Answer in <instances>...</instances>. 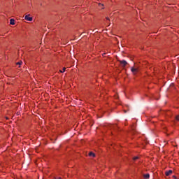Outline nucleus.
<instances>
[{"label": "nucleus", "instance_id": "nucleus-5", "mask_svg": "<svg viewBox=\"0 0 179 179\" xmlns=\"http://www.w3.org/2000/svg\"><path fill=\"white\" fill-rule=\"evenodd\" d=\"M165 174H166V176H169L173 174V171L169 170V171H166V172L165 173Z\"/></svg>", "mask_w": 179, "mask_h": 179}, {"label": "nucleus", "instance_id": "nucleus-9", "mask_svg": "<svg viewBox=\"0 0 179 179\" xmlns=\"http://www.w3.org/2000/svg\"><path fill=\"white\" fill-rule=\"evenodd\" d=\"M66 69L65 68V67H64L63 68V71H60V72L62 73H64V72H65V70H66Z\"/></svg>", "mask_w": 179, "mask_h": 179}, {"label": "nucleus", "instance_id": "nucleus-13", "mask_svg": "<svg viewBox=\"0 0 179 179\" xmlns=\"http://www.w3.org/2000/svg\"><path fill=\"white\" fill-rule=\"evenodd\" d=\"M173 178H174V179H177V177H176V176H173Z\"/></svg>", "mask_w": 179, "mask_h": 179}, {"label": "nucleus", "instance_id": "nucleus-6", "mask_svg": "<svg viewBox=\"0 0 179 179\" xmlns=\"http://www.w3.org/2000/svg\"><path fill=\"white\" fill-rule=\"evenodd\" d=\"M10 24H12V26H15V20L14 19L10 20Z\"/></svg>", "mask_w": 179, "mask_h": 179}, {"label": "nucleus", "instance_id": "nucleus-15", "mask_svg": "<svg viewBox=\"0 0 179 179\" xmlns=\"http://www.w3.org/2000/svg\"><path fill=\"white\" fill-rule=\"evenodd\" d=\"M57 179H62V178H58Z\"/></svg>", "mask_w": 179, "mask_h": 179}, {"label": "nucleus", "instance_id": "nucleus-1", "mask_svg": "<svg viewBox=\"0 0 179 179\" xmlns=\"http://www.w3.org/2000/svg\"><path fill=\"white\" fill-rule=\"evenodd\" d=\"M131 71L134 75H136V73L139 72V69L136 66H134L131 68Z\"/></svg>", "mask_w": 179, "mask_h": 179}, {"label": "nucleus", "instance_id": "nucleus-2", "mask_svg": "<svg viewBox=\"0 0 179 179\" xmlns=\"http://www.w3.org/2000/svg\"><path fill=\"white\" fill-rule=\"evenodd\" d=\"M24 20H27V22H33V17L30 16V14H28L25 15Z\"/></svg>", "mask_w": 179, "mask_h": 179}, {"label": "nucleus", "instance_id": "nucleus-8", "mask_svg": "<svg viewBox=\"0 0 179 179\" xmlns=\"http://www.w3.org/2000/svg\"><path fill=\"white\" fill-rule=\"evenodd\" d=\"M143 177H144V178L148 179V178H149V177H150V175H149V173H147V174L143 175Z\"/></svg>", "mask_w": 179, "mask_h": 179}, {"label": "nucleus", "instance_id": "nucleus-10", "mask_svg": "<svg viewBox=\"0 0 179 179\" xmlns=\"http://www.w3.org/2000/svg\"><path fill=\"white\" fill-rule=\"evenodd\" d=\"M176 120L177 121H179V115H177V116L176 117Z\"/></svg>", "mask_w": 179, "mask_h": 179}, {"label": "nucleus", "instance_id": "nucleus-12", "mask_svg": "<svg viewBox=\"0 0 179 179\" xmlns=\"http://www.w3.org/2000/svg\"><path fill=\"white\" fill-rule=\"evenodd\" d=\"M17 65H22V62H17Z\"/></svg>", "mask_w": 179, "mask_h": 179}, {"label": "nucleus", "instance_id": "nucleus-7", "mask_svg": "<svg viewBox=\"0 0 179 179\" xmlns=\"http://www.w3.org/2000/svg\"><path fill=\"white\" fill-rule=\"evenodd\" d=\"M89 156H90L91 157H96V155L93 152H90L89 153Z\"/></svg>", "mask_w": 179, "mask_h": 179}, {"label": "nucleus", "instance_id": "nucleus-4", "mask_svg": "<svg viewBox=\"0 0 179 179\" xmlns=\"http://www.w3.org/2000/svg\"><path fill=\"white\" fill-rule=\"evenodd\" d=\"M120 64L122 66H125L128 63L127 62V61L122 60V61H120Z\"/></svg>", "mask_w": 179, "mask_h": 179}, {"label": "nucleus", "instance_id": "nucleus-14", "mask_svg": "<svg viewBox=\"0 0 179 179\" xmlns=\"http://www.w3.org/2000/svg\"><path fill=\"white\" fill-rule=\"evenodd\" d=\"M106 20H110V18H108V17H106Z\"/></svg>", "mask_w": 179, "mask_h": 179}, {"label": "nucleus", "instance_id": "nucleus-3", "mask_svg": "<svg viewBox=\"0 0 179 179\" xmlns=\"http://www.w3.org/2000/svg\"><path fill=\"white\" fill-rule=\"evenodd\" d=\"M98 5H99V8H101V10H103V9H105L104 4H103V3H99Z\"/></svg>", "mask_w": 179, "mask_h": 179}, {"label": "nucleus", "instance_id": "nucleus-11", "mask_svg": "<svg viewBox=\"0 0 179 179\" xmlns=\"http://www.w3.org/2000/svg\"><path fill=\"white\" fill-rule=\"evenodd\" d=\"M138 159V157H135L133 158V160H136V159Z\"/></svg>", "mask_w": 179, "mask_h": 179}]
</instances>
